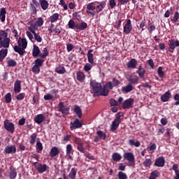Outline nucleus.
<instances>
[{
  "label": "nucleus",
  "mask_w": 179,
  "mask_h": 179,
  "mask_svg": "<svg viewBox=\"0 0 179 179\" xmlns=\"http://www.w3.org/2000/svg\"><path fill=\"white\" fill-rule=\"evenodd\" d=\"M90 85L92 92H93L95 96H108V93H110V90L107 89L106 85L102 87L101 83H98L96 80H92L90 82Z\"/></svg>",
  "instance_id": "obj_1"
},
{
  "label": "nucleus",
  "mask_w": 179,
  "mask_h": 179,
  "mask_svg": "<svg viewBox=\"0 0 179 179\" xmlns=\"http://www.w3.org/2000/svg\"><path fill=\"white\" fill-rule=\"evenodd\" d=\"M8 31L10 30H0V48H9L10 45V38L8 37Z\"/></svg>",
  "instance_id": "obj_2"
},
{
  "label": "nucleus",
  "mask_w": 179,
  "mask_h": 179,
  "mask_svg": "<svg viewBox=\"0 0 179 179\" xmlns=\"http://www.w3.org/2000/svg\"><path fill=\"white\" fill-rule=\"evenodd\" d=\"M18 46L14 47V51L17 52L20 55H24L26 52V48H27V39L26 38H19L17 41Z\"/></svg>",
  "instance_id": "obj_3"
},
{
  "label": "nucleus",
  "mask_w": 179,
  "mask_h": 179,
  "mask_svg": "<svg viewBox=\"0 0 179 179\" xmlns=\"http://www.w3.org/2000/svg\"><path fill=\"white\" fill-rule=\"evenodd\" d=\"M96 10V5H94V2H92L87 4V10L86 13L88 15H90L92 17H94L96 16V12L94 10Z\"/></svg>",
  "instance_id": "obj_4"
},
{
  "label": "nucleus",
  "mask_w": 179,
  "mask_h": 179,
  "mask_svg": "<svg viewBox=\"0 0 179 179\" xmlns=\"http://www.w3.org/2000/svg\"><path fill=\"white\" fill-rule=\"evenodd\" d=\"M3 125L5 129L8 132H10V134H13L15 132V124L12 122H9V120H4Z\"/></svg>",
  "instance_id": "obj_5"
},
{
  "label": "nucleus",
  "mask_w": 179,
  "mask_h": 179,
  "mask_svg": "<svg viewBox=\"0 0 179 179\" xmlns=\"http://www.w3.org/2000/svg\"><path fill=\"white\" fill-rule=\"evenodd\" d=\"M118 85H120V80H117L116 78H113L112 81H109L105 84V87H106V89L113 90V89L118 86Z\"/></svg>",
  "instance_id": "obj_6"
},
{
  "label": "nucleus",
  "mask_w": 179,
  "mask_h": 179,
  "mask_svg": "<svg viewBox=\"0 0 179 179\" xmlns=\"http://www.w3.org/2000/svg\"><path fill=\"white\" fill-rule=\"evenodd\" d=\"M40 6V3L37 0H32L30 3L29 9L32 15H36L37 13V8Z\"/></svg>",
  "instance_id": "obj_7"
},
{
  "label": "nucleus",
  "mask_w": 179,
  "mask_h": 179,
  "mask_svg": "<svg viewBox=\"0 0 179 179\" xmlns=\"http://www.w3.org/2000/svg\"><path fill=\"white\" fill-rule=\"evenodd\" d=\"M123 157L131 164H135V155L132 152H124Z\"/></svg>",
  "instance_id": "obj_8"
},
{
  "label": "nucleus",
  "mask_w": 179,
  "mask_h": 179,
  "mask_svg": "<svg viewBox=\"0 0 179 179\" xmlns=\"http://www.w3.org/2000/svg\"><path fill=\"white\" fill-rule=\"evenodd\" d=\"M134 98L126 99L122 103L123 109L129 110V108H132L134 107Z\"/></svg>",
  "instance_id": "obj_9"
},
{
  "label": "nucleus",
  "mask_w": 179,
  "mask_h": 179,
  "mask_svg": "<svg viewBox=\"0 0 179 179\" xmlns=\"http://www.w3.org/2000/svg\"><path fill=\"white\" fill-rule=\"evenodd\" d=\"M34 166L36 169L37 171L41 173H44V171H47V169H48V166H47V164H41L38 162H34Z\"/></svg>",
  "instance_id": "obj_10"
},
{
  "label": "nucleus",
  "mask_w": 179,
  "mask_h": 179,
  "mask_svg": "<svg viewBox=\"0 0 179 179\" xmlns=\"http://www.w3.org/2000/svg\"><path fill=\"white\" fill-rule=\"evenodd\" d=\"M132 23L131 20H127L126 24L123 27V32L124 34H129L132 31Z\"/></svg>",
  "instance_id": "obj_11"
},
{
  "label": "nucleus",
  "mask_w": 179,
  "mask_h": 179,
  "mask_svg": "<svg viewBox=\"0 0 179 179\" xmlns=\"http://www.w3.org/2000/svg\"><path fill=\"white\" fill-rule=\"evenodd\" d=\"M70 128L71 131H73V129H78V128H82V126L83 124L79 119H76L73 122H71L70 124Z\"/></svg>",
  "instance_id": "obj_12"
},
{
  "label": "nucleus",
  "mask_w": 179,
  "mask_h": 179,
  "mask_svg": "<svg viewBox=\"0 0 179 179\" xmlns=\"http://www.w3.org/2000/svg\"><path fill=\"white\" fill-rule=\"evenodd\" d=\"M32 57H34V58H37V57H41V50H40V48H38V46H37L36 45H33Z\"/></svg>",
  "instance_id": "obj_13"
},
{
  "label": "nucleus",
  "mask_w": 179,
  "mask_h": 179,
  "mask_svg": "<svg viewBox=\"0 0 179 179\" xmlns=\"http://www.w3.org/2000/svg\"><path fill=\"white\" fill-rule=\"evenodd\" d=\"M166 159H164V157H159L155 159V166L157 167H164Z\"/></svg>",
  "instance_id": "obj_14"
},
{
  "label": "nucleus",
  "mask_w": 179,
  "mask_h": 179,
  "mask_svg": "<svg viewBox=\"0 0 179 179\" xmlns=\"http://www.w3.org/2000/svg\"><path fill=\"white\" fill-rule=\"evenodd\" d=\"M121 121L120 120V117H116L113 122H112V124L110 127V131H116V129H118V127H120V123Z\"/></svg>",
  "instance_id": "obj_15"
},
{
  "label": "nucleus",
  "mask_w": 179,
  "mask_h": 179,
  "mask_svg": "<svg viewBox=\"0 0 179 179\" xmlns=\"http://www.w3.org/2000/svg\"><path fill=\"white\" fill-rule=\"evenodd\" d=\"M4 153H6V155L16 153V145H9L6 147V148L4 149Z\"/></svg>",
  "instance_id": "obj_16"
},
{
  "label": "nucleus",
  "mask_w": 179,
  "mask_h": 179,
  "mask_svg": "<svg viewBox=\"0 0 179 179\" xmlns=\"http://www.w3.org/2000/svg\"><path fill=\"white\" fill-rule=\"evenodd\" d=\"M73 148L72 145L68 144L66 147V156L68 159V160H73L72 158V156L71 155V153H72Z\"/></svg>",
  "instance_id": "obj_17"
},
{
  "label": "nucleus",
  "mask_w": 179,
  "mask_h": 179,
  "mask_svg": "<svg viewBox=\"0 0 179 179\" xmlns=\"http://www.w3.org/2000/svg\"><path fill=\"white\" fill-rule=\"evenodd\" d=\"M22 90V82L19 80H16L14 83V92L15 93H20Z\"/></svg>",
  "instance_id": "obj_18"
},
{
  "label": "nucleus",
  "mask_w": 179,
  "mask_h": 179,
  "mask_svg": "<svg viewBox=\"0 0 179 179\" xmlns=\"http://www.w3.org/2000/svg\"><path fill=\"white\" fill-rule=\"evenodd\" d=\"M176 47H179V41L171 39L169 41V50H176Z\"/></svg>",
  "instance_id": "obj_19"
},
{
  "label": "nucleus",
  "mask_w": 179,
  "mask_h": 179,
  "mask_svg": "<svg viewBox=\"0 0 179 179\" xmlns=\"http://www.w3.org/2000/svg\"><path fill=\"white\" fill-rule=\"evenodd\" d=\"M93 50H89L87 54V61L90 64H94V55L92 54Z\"/></svg>",
  "instance_id": "obj_20"
},
{
  "label": "nucleus",
  "mask_w": 179,
  "mask_h": 179,
  "mask_svg": "<svg viewBox=\"0 0 179 179\" xmlns=\"http://www.w3.org/2000/svg\"><path fill=\"white\" fill-rule=\"evenodd\" d=\"M134 89V87L131 84H128L127 85L122 87L121 90L122 93L127 94L128 93H130V92H132Z\"/></svg>",
  "instance_id": "obj_21"
},
{
  "label": "nucleus",
  "mask_w": 179,
  "mask_h": 179,
  "mask_svg": "<svg viewBox=\"0 0 179 179\" xmlns=\"http://www.w3.org/2000/svg\"><path fill=\"white\" fill-rule=\"evenodd\" d=\"M45 120V116L43 114H38L34 117V122L36 124H41Z\"/></svg>",
  "instance_id": "obj_22"
},
{
  "label": "nucleus",
  "mask_w": 179,
  "mask_h": 179,
  "mask_svg": "<svg viewBox=\"0 0 179 179\" xmlns=\"http://www.w3.org/2000/svg\"><path fill=\"white\" fill-rule=\"evenodd\" d=\"M171 97V93L170 92H166L163 95L161 96V100L163 103L169 101Z\"/></svg>",
  "instance_id": "obj_23"
},
{
  "label": "nucleus",
  "mask_w": 179,
  "mask_h": 179,
  "mask_svg": "<svg viewBox=\"0 0 179 179\" xmlns=\"http://www.w3.org/2000/svg\"><path fill=\"white\" fill-rule=\"evenodd\" d=\"M39 3L43 10H47V9H48V7L50 6V3H48V1L47 0H39Z\"/></svg>",
  "instance_id": "obj_24"
},
{
  "label": "nucleus",
  "mask_w": 179,
  "mask_h": 179,
  "mask_svg": "<svg viewBox=\"0 0 179 179\" xmlns=\"http://www.w3.org/2000/svg\"><path fill=\"white\" fill-rule=\"evenodd\" d=\"M77 76V80L78 82H85V79L86 78V76L85 75V73L83 71H78L76 73Z\"/></svg>",
  "instance_id": "obj_25"
},
{
  "label": "nucleus",
  "mask_w": 179,
  "mask_h": 179,
  "mask_svg": "<svg viewBox=\"0 0 179 179\" xmlns=\"http://www.w3.org/2000/svg\"><path fill=\"white\" fill-rule=\"evenodd\" d=\"M127 68H132L133 69H135L136 68V65H138V61H136V59H131L127 64Z\"/></svg>",
  "instance_id": "obj_26"
},
{
  "label": "nucleus",
  "mask_w": 179,
  "mask_h": 179,
  "mask_svg": "<svg viewBox=\"0 0 179 179\" xmlns=\"http://www.w3.org/2000/svg\"><path fill=\"white\" fill-rule=\"evenodd\" d=\"M5 19H6V8H2L0 9V20L3 23Z\"/></svg>",
  "instance_id": "obj_27"
},
{
  "label": "nucleus",
  "mask_w": 179,
  "mask_h": 179,
  "mask_svg": "<svg viewBox=\"0 0 179 179\" xmlns=\"http://www.w3.org/2000/svg\"><path fill=\"white\" fill-rule=\"evenodd\" d=\"M59 154V150L57 147L52 148L50 152V156L51 157H55V156H57Z\"/></svg>",
  "instance_id": "obj_28"
},
{
  "label": "nucleus",
  "mask_w": 179,
  "mask_h": 179,
  "mask_svg": "<svg viewBox=\"0 0 179 179\" xmlns=\"http://www.w3.org/2000/svg\"><path fill=\"white\" fill-rule=\"evenodd\" d=\"M87 29V23L85 22H82L80 23H77V29L76 30H86Z\"/></svg>",
  "instance_id": "obj_29"
},
{
  "label": "nucleus",
  "mask_w": 179,
  "mask_h": 179,
  "mask_svg": "<svg viewBox=\"0 0 179 179\" xmlns=\"http://www.w3.org/2000/svg\"><path fill=\"white\" fill-rule=\"evenodd\" d=\"M4 48L0 50V62L3 61L4 58H6V55H8V50L6 48Z\"/></svg>",
  "instance_id": "obj_30"
},
{
  "label": "nucleus",
  "mask_w": 179,
  "mask_h": 179,
  "mask_svg": "<svg viewBox=\"0 0 179 179\" xmlns=\"http://www.w3.org/2000/svg\"><path fill=\"white\" fill-rule=\"evenodd\" d=\"M38 26L37 25L36 23H31L30 24V27H28V30H29V31H31V33H36V30H38Z\"/></svg>",
  "instance_id": "obj_31"
},
{
  "label": "nucleus",
  "mask_w": 179,
  "mask_h": 179,
  "mask_svg": "<svg viewBox=\"0 0 179 179\" xmlns=\"http://www.w3.org/2000/svg\"><path fill=\"white\" fill-rule=\"evenodd\" d=\"M129 145L130 146H135V148H139L141 146V142L139 141H136L134 139H130L129 141Z\"/></svg>",
  "instance_id": "obj_32"
},
{
  "label": "nucleus",
  "mask_w": 179,
  "mask_h": 179,
  "mask_svg": "<svg viewBox=\"0 0 179 179\" xmlns=\"http://www.w3.org/2000/svg\"><path fill=\"white\" fill-rule=\"evenodd\" d=\"M145 69L142 68V65L139 66L138 69L136 71V73H138L142 79L145 78Z\"/></svg>",
  "instance_id": "obj_33"
},
{
  "label": "nucleus",
  "mask_w": 179,
  "mask_h": 179,
  "mask_svg": "<svg viewBox=\"0 0 179 179\" xmlns=\"http://www.w3.org/2000/svg\"><path fill=\"white\" fill-rule=\"evenodd\" d=\"M74 113H76L78 118H82V109L78 106H74Z\"/></svg>",
  "instance_id": "obj_34"
},
{
  "label": "nucleus",
  "mask_w": 179,
  "mask_h": 179,
  "mask_svg": "<svg viewBox=\"0 0 179 179\" xmlns=\"http://www.w3.org/2000/svg\"><path fill=\"white\" fill-rule=\"evenodd\" d=\"M78 22H75L73 20H70L68 22L69 29H77Z\"/></svg>",
  "instance_id": "obj_35"
},
{
  "label": "nucleus",
  "mask_w": 179,
  "mask_h": 179,
  "mask_svg": "<svg viewBox=\"0 0 179 179\" xmlns=\"http://www.w3.org/2000/svg\"><path fill=\"white\" fill-rule=\"evenodd\" d=\"M55 72L57 73H59L60 75H62L66 72V70L65 69V67L64 66H58L55 69Z\"/></svg>",
  "instance_id": "obj_36"
},
{
  "label": "nucleus",
  "mask_w": 179,
  "mask_h": 179,
  "mask_svg": "<svg viewBox=\"0 0 179 179\" xmlns=\"http://www.w3.org/2000/svg\"><path fill=\"white\" fill-rule=\"evenodd\" d=\"M112 159L115 162H120V160H121V159H122V157L120 154L115 152L112 155Z\"/></svg>",
  "instance_id": "obj_37"
},
{
  "label": "nucleus",
  "mask_w": 179,
  "mask_h": 179,
  "mask_svg": "<svg viewBox=\"0 0 179 179\" xmlns=\"http://www.w3.org/2000/svg\"><path fill=\"white\" fill-rule=\"evenodd\" d=\"M76 173H77L76 169H75V168H72L69 174V178L75 179L76 177Z\"/></svg>",
  "instance_id": "obj_38"
},
{
  "label": "nucleus",
  "mask_w": 179,
  "mask_h": 179,
  "mask_svg": "<svg viewBox=\"0 0 179 179\" xmlns=\"http://www.w3.org/2000/svg\"><path fill=\"white\" fill-rule=\"evenodd\" d=\"M58 19H59V14L58 13H54L52 16H50L51 23H55Z\"/></svg>",
  "instance_id": "obj_39"
},
{
  "label": "nucleus",
  "mask_w": 179,
  "mask_h": 179,
  "mask_svg": "<svg viewBox=\"0 0 179 179\" xmlns=\"http://www.w3.org/2000/svg\"><path fill=\"white\" fill-rule=\"evenodd\" d=\"M36 149L38 153H41L43 151V143L40 141L36 143Z\"/></svg>",
  "instance_id": "obj_40"
},
{
  "label": "nucleus",
  "mask_w": 179,
  "mask_h": 179,
  "mask_svg": "<svg viewBox=\"0 0 179 179\" xmlns=\"http://www.w3.org/2000/svg\"><path fill=\"white\" fill-rule=\"evenodd\" d=\"M32 34H34V38L37 43H41L43 41V38L40 36V34L35 32V34L33 33Z\"/></svg>",
  "instance_id": "obj_41"
},
{
  "label": "nucleus",
  "mask_w": 179,
  "mask_h": 179,
  "mask_svg": "<svg viewBox=\"0 0 179 179\" xmlns=\"http://www.w3.org/2000/svg\"><path fill=\"white\" fill-rule=\"evenodd\" d=\"M34 65L36 66H43V64H44V59H36L34 60Z\"/></svg>",
  "instance_id": "obj_42"
},
{
  "label": "nucleus",
  "mask_w": 179,
  "mask_h": 179,
  "mask_svg": "<svg viewBox=\"0 0 179 179\" xmlns=\"http://www.w3.org/2000/svg\"><path fill=\"white\" fill-rule=\"evenodd\" d=\"M59 111L65 115H68L69 114V108L67 106H64L62 108H59Z\"/></svg>",
  "instance_id": "obj_43"
},
{
  "label": "nucleus",
  "mask_w": 179,
  "mask_h": 179,
  "mask_svg": "<svg viewBox=\"0 0 179 179\" xmlns=\"http://www.w3.org/2000/svg\"><path fill=\"white\" fill-rule=\"evenodd\" d=\"M30 138L29 143L31 145H34V143H36V139H37V134L34 133L30 136Z\"/></svg>",
  "instance_id": "obj_44"
},
{
  "label": "nucleus",
  "mask_w": 179,
  "mask_h": 179,
  "mask_svg": "<svg viewBox=\"0 0 179 179\" xmlns=\"http://www.w3.org/2000/svg\"><path fill=\"white\" fill-rule=\"evenodd\" d=\"M160 176V173H159V171H154L151 173L150 177L149 179H156L157 177Z\"/></svg>",
  "instance_id": "obj_45"
},
{
  "label": "nucleus",
  "mask_w": 179,
  "mask_h": 179,
  "mask_svg": "<svg viewBox=\"0 0 179 179\" xmlns=\"http://www.w3.org/2000/svg\"><path fill=\"white\" fill-rule=\"evenodd\" d=\"M179 19V13L178 11H176L173 15V17L171 19L172 23H177Z\"/></svg>",
  "instance_id": "obj_46"
},
{
  "label": "nucleus",
  "mask_w": 179,
  "mask_h": 179,
  "mask_svg": "<svg viewBox=\"0 0 179 179\" xmlns=\"http://www.w3.org/2000/svg\"><path fill=\"white\" fill-rule=\"evenodd\" d=\"M127 80L129 82V85H131L132 83H137L138 80H139V78H138V76L135 78L129 77Z\"/></svg>",
  "instance_id": "obj_47"
},
{
  "label": "nucleus",
  "mask_w": 179,
  "mask_h": 179,
  "mask_svg": "<svg viewBox=\"0 0 179 179\" xmlns=\"http://www.w3.org/2000/svg\"><path fill=\"white\" fill-rule=\"evenodd\" d=\"M92 68H93V64H90V63H87L85 66H84V71L85 72H89V71H92Z\"/></svg>",
  "instance_id": "obj_48"
},
{
  "label": "nucleus",
  "mask_w": 179,
  "mask_h": 179,
  "mask_svg": "<svg viewBox=\"0 0 179 179\" xmlns=\"http://www.w3.org/2000/svg\"><path fill=\"white\" fill-rule=\"evenodd\" d=\"M16 176H17V173H16V170L15 169H11L10 172V178L15 179L16 178Z\"/></svg>",
  "instance_id": "obj_49"
},
{
  "label": "nucleus",
  "mask_w": 179,
  "mask_h": 179,
  "mask_svg": "<svg viewBox=\"0 0 179 179\" xmlns=\"http://www.w3.org/2000/svg\"><path fill=\"white\" fill-rule=\"evenodd\" d=\"M5 100L6 103H7L8 104H9L10 101H12V94H10V92H8V94H6Z\"/></svg>",
  "instance_id": "obj_50"
},
{
  "label": "nucleus",
  "mask_w": 179,
  "mask_h": 179,
  "mask_svg": "<svg viewBox=\"0 0 179 179\" xmlns=\"http://www.w3.org/2000/svg\"><path fill=\"white\" fill-rule=\"evenodd\" d=\"M26 34H27V36L28 37L29 40H30V41H31V43H33V40H34V35L33 34V33H31V31H27Z\"/></svg>",
  "instance_id": "obj_51"
},
{
  "label": "nucleus",
  "mask_w": 179,
  "mask_h": 179,
  "mask_svg": "<svg viewBox=\"0 0 179 179\" xmlns=\"http://www.w3.org/2000/svg\"><path fill=\"white\" fill-rule=\"evenodd\" d=\"M157 73H158V76H159V78H164V71H163V67L159 66L158 68Z\"/></svg>",
  "instance_id": "obj_52"
},
{
  "label": "nucleus",
  "mask_w": 179,
  "mask_h": 179,
  "mask_svg": "<svg viewBox=\"0 0 179 179\" xmlns=\"http://www.w3.org/2000/svg\"><path fill=\"white\" fill-rule=\"evenodd\" d=\"M43 55L41 52V59L45 58V57H48V55L50 54L47 48H43Z\"/></svg>",
  "instance_id": "obj_53"
},
{
  "label": "nucleus",
  "mask_w": 179,
  "mask_h": 179,
  "mask_svg": "<svg viewBox=\"0 0 179 179\" xmlns=\"http://www.w3.org/2000/svg\"><path fill=\"white\" fill-rule=\"evenodd\" d=\"M149 26L150 27L148 28V30L149 33L150 34H152V33H153V31H155V30H156V27L155 26V24H153L152 23H150L149 24Z\"/></svg>",
  "instance_id": "obj_54"
},
{
  "label": "nucleus",
  "mask_w": 179,
  "mask_h": 179,
  "mask_svg": "<svg viewBox=\"0 0 179 179\" xmlns=\"http://www.w3.org/2000/svg\"><path fill=\"white\" fill-rule=\"evenodd\" d=\"M152 165V159H146L143 162V166L145 167H149Z\"/></svg>",
  "instance_id": "obj_55"
},
{
  "label": "nucleus",
  "mask_w": 179,
  "mask_h": 179,
  "mask_svg": "<svg viewBox=\"0 0 179 179\" xmlns=\"http://www.w3.org/2000/svg\"><path fill=\"white\" fill-rule=\"evenodd\" d=\"M31 71L34 72V73H40V67L34 64L31 69Z\"/></svg>",
  "instance_id": "obj_56"
},
{
  "label": "nucleus",
  "mask_w": 179,
  "mask_h": 179,
  "mask_svg": "<svg viewBox=\"0 0 179 179\" xmlns=\"http://www.w3.org/2000/svg\"><path fill=\"white\" fill-rule=\"evenodd\" d=\"M36 24L38 25V27H41L43 24H44V20H43L42 17H38L37 21H36Z\"/></svg>",
  "instance_id": "obj_57"
},
{
  "label": "nucleus",
  "mask_w": 179,
  "mask_h": 179,
  "mask_svg": "<svg viewBox=\"0 0 179 179\" xmlns=\"http://www.w3.org/2000/svg\"><path fill=\"white\" fill-rule=\"evenodd\" d=\"M96 134L99 136L100 139H106V134H104L102 131H97Z\"/></svg>",
  "instance_id": "obj_58"
},
{
  "label": "nucleus",
  "mask_w": 179,
  "mask_h": 179,
  "mask_svg": "<svg viewBox=\"0 0 179 179\" xmlns=\"http://www.w3.org/2000/svg\"><path fill=\"white\" fill-rule=\"evenodd\" d=\"M26 96V94L24 93H20V94L17 95L15 96L16 100L21 101L24 99V96Z\"/></svg>",
  "instance_id": "obj_59"
},
{
  "label": "nucleus",
  "mask_w": 179,
  "mask_h": 179,
  "mask_svg": "<svg viewBox=\"0 0 179 179\" xmlns=\"http://www.w3.org/2000/svg\"><path fill=\"white\" fill-rule=\"evenodd\" d=\"M118 177H119V179H127V174L122 171H120L118 173Z\"/></svg>",
  "instance_id": "obj_60"
},
{
  "label": "nucleus",
  "mask_w": 179,
  "mask_h": 179,
  "mask_svg": "<svg viewBox=\"0 0 179 179\" xmlns=\"http://www.w3.org/2000/svg\"><path fill=\"white\" fill-rule=\"evenodd\" d=\"M7 64L8 66H16V61L13 59H9Z\"/></svg>",
  "instance_id": "obj_61"
},
{
  "label": "nucleus",
  "mask_w": 179,
  "mask_h": 179,
  "mask_svg": "<svg viewBox=\"0 0 179 179\" xmlns=\"http://www.w3.org/2000/svg\"><path fill=\"white\" fill-rule=\"evenodd\" d=\"M44 100H52L54 96L51 94H47L43 96Z\"/></svg>",
  "instance_id": "obj_62"
},
{
  "label": "nucleus",
  "mask_w": 179,
  "mask_h": 179,
  "mask_svg": "<svg viewBox=\"0 0 179 179\" xmlns=\"http://www.w3.org/2000/svg\"><path fill=\"white\" fill-rule=\"evenodd\" d=\"M110 106L115 107V106H118V101H115L114 99H110Z\"/></svg>",
  "instance_id": "obj_63"
},
{
  "label": "nucleus",
  "mask_w": 179,
  "mask_h": 179,
  "mask_svg": "<svg viewBox=\"0 0 179 179\" xmlns=\"http://www.w3.org/2000/svg\"><path fill=\"white\" fill-rule=\"evenodd\" d=\"M174 100H176L175 106H179V94H175Z\"/></svg>",
  "instance_id": "obj_64"
}]
</instances>
